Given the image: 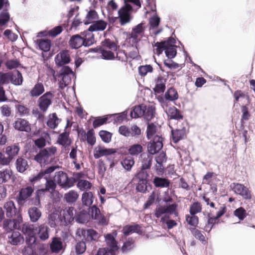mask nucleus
<instances>
[{
	"label": "nucleus",
	"instance_id": "nucleus-1",
	"mask_svg": "<svg viewBox=\"0 0 255 255\" xmlns=\"http://www.w3.org/2000/svg\"><path fill=\"white\" fill-rule=\"evenodd\" d=\"M163 138L161 135L154 136L147 145V151L149 154L143 153L141 155V166L140 168L143 170L149 169L151 166L152 155L158 153L163 147Z\"/></svg>",
	"mask_w": 255,
	"mask_h": 255
},
{
	"label": "nucleus",
	"instance_id": "nucleus-2",
	"mask_svg": "<svg viewBox=\"0 0 255 255\" xmlns=\"http://www.w3.org/2000/svg\"><path fill=\"white\" fill-rule=\"evenodd\" d=\"M123 0L124 4L118 10V16L115 17L113 16V23L118 18L120 23L122 26L129 23L132 19L131 13L133 9L132 6L129 3H132L138 7L141 6L140 0Z\"/></svg>",
	"mask_w": 255,
	"mask_h": 255
},
{
	"label": "nucleus",
	"instance_id": "nucleus-3",
	"mask_svg": "<svg viewBox=\"0 0 255 255\" xmlns=\"http://www.w3.org/2000/svg\"><path fill=\"white\" fill-rule=\"evenodd\" d=\"M135 177L138 181L136 186V189L138 192L145 193L148 191V188L151 189L149 182V173L147 170H143L140 168L137 171Z\"/></svg>",
	"mask_w": 255,
	"mask_h": 255
},
{
	"label": "nucleus",
	"instance_id": "nucleus-4",
	"mask_svg": "<svg viewBox=\"0 0 255 255\" xmlns=\"http://www.w3.org/2000/svg\"><path fill=\"white\" fill-rule=\"evenodd\" d=\"M58 77L59 88L63 89L71 84L72 79L75 78V75L70 67L64 66L61 69Z\"/></svg>",
	"mask_w": 255,
	"mask_h": 255
},
{
	"label": "nucleus",
	"instance_id": "nucleus-5",
	"mask_svg": "<svg viewBox=\"0 0 255 255\" xmlns=\"http://www.w3.org/2000/svg\"><path fill=\"white\" fill-rule=\"evenodd\" d=\"M57 151L55 147H50L44 148L35 156L34 159L42 165L46 164L51 161L52 156H54Z\"/></svg>",
	"mask_w": 255,
	"mask_h": 255
},
{
	"label": "nucleus",
	"instance_id": "nucleus-6",
	"mask_svg": "<svg viewBox=\"0 0 255 255\" xmlns=\"http://www.w3.org/2000/svg\"><path fill=\"white\" fill-rule=\"evenodd\" d=\"M92 50L100 53L102 59L111 60L112 59V41L110 39H106L102 42L101 47L93 49Z\"/></svg>",
	"mask_w": 255,
	"mask_h": 255
},
{
	"label": "nucleus",
	"instance_id": "nucleus-7",
	"mask_svg": "<svg viewBox=\"0 0 255 255\" xmlns=\"http://www.w3.org/2000/svg\"><path fill=\"white\" fill-rule=\"evenodd\" d=\"M54 179L60 186L63 188H68L73 185V180L68 178L67 174L63 171L56 172Z\"/></svg>",
	"mask_w": 255,
	"mask_h": 255
},
{
	"label": "nucleus",
	"instance_id": "nucleus-8",
	"mask_svg": "<svg viewBox=\"0 0 255 255\" xmlns=\"http://www.w3.org/2000/svg\"><path fill=\"white\" fill-rule=\"evenodd\" d=\"M21 231L26 236V241H28L30 244L35 243L36 241L35 236L37 231L36 226L34 225L24 224L22 225Z\"/></svg>",
	"mask_w": 255,
	"mask_h": 255
},
{
	"label": "nucleus",
	"instance_id": "nucleus-9",
	"mask_svg": "<svg viewBox=\"0 0 255 255\" xmlns=\"http://www.w3.org/2000/svg\"><path fill=\"white\" fill-rule=\"evenodd\" d=\"M53 98V95L50 92H46L41 96L38 101V106L40 110L46 112L48 108L51 105Z\"/></svg>",
	"mask_w": 255,
	"mask_h": 255
},
{
	"label": "nucleus",
	"instance_id": "nucleus-10",
	"mask_svg": "<svg viewBox=\"0 0 255 255\" xmlns=\"http://www.w3.org/2000/svg\"><path fill=\"white\" fill-rule=\"evenodd\" d=\"M70 60L69 51L67 50L60 51L55 57V64L58 67L69 63Z\"/></svg>",
	"mask_w": 255,
	"mask_h": 255
},
{
	"label": "nucleus",
	"instance_id": "nucleus-11",
	"mask_svg": "<svg viewBox=\"0 0 255 255\" xmlns=\"http://www.w3.org/2000/svg\"><path fill=\"white\" fill-rule=\"evenodd\" d=\"M75 214L76 212L73 207L66 208L61 211L60 219L65 224L70 223L73 221Z\"/></svg>",
	"mask_w": 255,
	"mask_h": 255
},
{
	"label": "nucleus",
	"instance_id": "nucleus-12",
	"mask_svg": "<svg viewBox=\"0 0 255 255\" xmlns=\"http://www.w3.org/2000/svg\"><path fill=\"white\" fill-rule=\"evenodd\" d=\"M33 188L30 186L22 188L19 193L18 202L19 204H23L27 201L33 192Z\"/></svg>",
	"mask_w": 255,
	"mask_h": 255
},
{
	"label": "nucleus",
	"instance_id": "nucleus-13",
	"mask_svg": "<svg viewBox=\"0 0 255 255\" xmlns=\"http://www.w3.org/2000/svg\"><path fill=\"white\" fill-rule=\"evenodd\" d=\"M22 221L21 217L18 216V219H14L13 220L7 219L3 222V228L7 232H10L14 229H18L19 228V224Z\"/></svg>",
	"mask_w": 255,
	"mask_h": 255
},
{
	"label": "nucleus",
	"instance_id": "nucleus-14",
	"mask_svg": "<svg viewBox=\"0 0 255 255\" xmlns=\"http://www.w3.org/2000/svg\"><path fill=\"white\" fill-rule=\"evenodd\" d=\"M13 127L16 130L25 132H29L31 130L30 125L25 120L18 119L13 124Z\"/></svg>",
	"mask_w": 255,
	"mask_h": 255
},
{
	"label": "nucleus",
	"instance_id": "nucleus-15",
	"mask_svg": "<svg viewBox=\"0 0 255 255\" xmlns=\"http://www.w3.org/2000/svg\"><path fill=\"white\" fill-rule=\"evenodd\" d=\"M112 154V149L107 148L102 145L96 146L93 150L94 157L98 159L103 156H106Z\"/></svg>",
	"mask_w": 255,
	"mask_h": 255
},
{
	"label": "nucleus",
	"instance_id": "nucleus-16",
	"mask_svg": "<svg viewBox=\"0 0 255 255\" xmlns=\"http://www.w3.org/2000/svg\"><path fill=\"white\" fill-rule=\"evenodd\" d=\"M105 242L109 247L100 249L96 255H112V235L108 234L105 235Z\"/></svg>",
	"mask_w": 255,
	"mask_h": 255
},
{
	"label": "nucleus",
	"instance_id": "nucleus-17",
	"mask_svg": "<svg viewBox=\"0 0 255 255\" xmlns=\"http://www.w3.org/2000/svg\"><path fill=\"white\" fill-rule=\"evenodd\" d=\"M165 112L170 119L180 120L183 118L180 111L174 106L169 107L165 110Z\"/></svg>",
	"mask_w": 255,
	"mask_h": 255
},
{
	"label": "nucleus",
	"instance_id": "nucleus-18",
	"mask_svg": "<svg viewBox=\"0 0 255 255\" xmlns=\"http://www.w3.org/2000/svg\"><path fill=\"white\" fill-rule=\"evenodd\" d=\"M123 233L125 236H128L133 233L141 235L142 233V231L138 224H134L133 225H126L124 227Z\"/></svg>",
	"mask_w": 255,
	"mask_h": 255
},
{
	"label": "nucleus",
	"instance_id": "nucleus-19",
	"mask_svg": "<svg viewBox=\"0 0 255 255\" xmlns=\"http://www.w3.org/2000/svg\"><path fill=\"white\" fill-rule=\"evenodd\" d=\"M69 43L70 46L72 49H78L82 46H84L83 39L81 36V33L71 36Z\"/></svg>",
	"mask_w": 255,
	"mask_h": 255
},
{
	"label": "nucleus",
	"instance_id": "nucleus-20",
	"mask_svg": "<svg viewBox=\"0 0 255 255\" xmlns=\"http://www.w3.org/2000/svg\"><path fill=\"white\" fill-rule=\"evenodd\" d=\"M13 178V172L10 168H4L0 170V184L8 182Z\"/></svg>",
	"mask_w": 255,
	"mask_h": 255
},
{
	"label": "nucleus",
	"instance_id": "nucleus-21",
	"mask_svg": "<svg viewBox=\"0 0 255 255\" xmlns=\"http://www.w3.org/2000/svg\"><path fill=\"white\" fill-rule=\"evenodd\" d=\"M50 248L52 253H59L63 249V244L61 239L57 237L53 238L50 245Z\"/></svg>",
	"mask_w": 255,
	"mask_h": 255
},
{
	"label": "nucleus",
	"instance_id": "nucleus-22",
	"mask_svg": "<svg viewBox=\"0 0 255 255\" xmlns=\"http://www.w3.org/2000/svg\"><path fill=\"white\" fill-rule=\"evenodd\" d=\"M143 114L142 116L147 121L149 122L154 117L155 113V108L152 105H148L147 106L143 105Z\"/></svg>",
	"mask_w": 255,
	"mask_h": 255
},
{
	"label": "nucleus",
	"instance_id": "nucleus-23",
	"mask_svg": "<svg viewBox=\"0 0 255 255\" xmlns=\"http://www.w3.org/2000/svg\"><path fill=\"white\" fill-rule=\"evenodd\" d=\"M153 183L156 188H167L170 184V180L165 177L155 176Z\"/></svg>",
	"mask_w": 255,
	"mask_h": 255
},
{
	"label": "nucleus",
	"instance_id": "nucleus-24",
	"mask_svg": "<svg viewBox=\"0 0 255 255\" xmlns=\"http://www.w3.org/2000/svg\"><path fill=\"white\" fill-rule=\"evenodd\" d=\"M89 30L81 32V36L83 39L84 46L87 47L92 45L95 42L94 36Z\"/></svg>",
	"mask_w": 255,
	"mask_h": 255
},
{
	"label": "nucleus",
	"instance_id": "nucleus-25",
	"mask_svg": "<svg viewBox=\"0 0 255 255\" xmlns=\"http://www.w3.org/2000/svg\"><path fill=\"white\" fill-rule=\"evenodd\" d=\"M37 231L36 234H37L38 237L42 241L46 240L49 237V228L44 225H41L37 227Z\"/></svg>",
	"mask_w": 255,
	"mask_h": 255
},
{
	"label": "nucleus",
	"instance_id": "nucleus-26",
	"mask_svg": "<svg viewBox=\"0 0 255 255\" xmlns=\"http://www.w3.org/2000/svg\"><path fill=\"white\" fill-rule=\"evenodd\" d=\"M155 86L153 88L154 92L156 94H160L163 93L165 90L166 80L161 76H158L155 80Z\"/></svg>",
	"mask_w": 255,
	"mask_h": 255
},
{
	"label": "nucleus",
	"instance_id": "nucleus-27",
	"mask_svg": "<svg viewBox=\"0 0 255 255\" xmlns=\"http://www.w3.org/2000/svg\"><path fill=\"white\" fill-rule=\"evenodd\" d=\"M186 133V128L183 127L181 129H176L171 130V136L173 142L177 143L179 141L184 138Z\"/></svg>",
	"mask_w": 255,
	"mask_h": 255
},
{
	"label": "nucleus",
	"instance_id": "nucleus-28",
	"mask_svg": "<svg viewBox=\"0 0 255 255\" xmlns=\"http://www.w3.org/2000/svg\"><path fill=\"white\" fill-rule=\"evenodd\" d=\"M20 147L17 144H12L8 146L5 148V153L8 155L7 158L9 159L10 162L17 155L19 151Z\"/></svg>",
	"mask_w": 255,
	"mask_h": 255
},
{
	"label": "nucleus",
	"instance_id": "nucleus-29",
	"mask_svg": "<svg viewBox=\"0 0 255 255\" xmlns=\"http://www.w3.org/2000/svg\"><path fill=\"white\" fill-rule=\"evenodd\" d=\"M57 142L65 147L69 146L71 143V140L69 138V132L65 131L60 134L57 138Z\"/></svg>",
	"mask_w": 255,
	"mask_h": 255
},
{
	"label": "nucleus",
	"instance_id": "nucleus-30",
	"mask_svg": "<svg viewBox=\"0 0 255 255\" xmlns=\"http://www.w3.org/2000/svg\"><path fill=\"white\" fill-rule=\"evenodd\" d=\"M3 207L5 210L6 215L7 217H12L16 214V209L13 201H9L6 202Z\"/></svg>",
	"mask_w": 255,
	"mask_h": 255
},
{
	"label": "nucleus",
	"instance_id": "nucleus-31",
	"mask_svg": "<svg viewBox=\"0 0 255 255\" xmlns=\"http://www.w3.org/2000/svg\"><path fill=\"white\" fill-rule=\"evenodd\" d=\"M178 97L177 91L173 87H170L164 94V98L169 101H175L178 99Z\"/></svg>",
	"mask_w": 255,
	"mask_h": 255
},
{
	"label": "nucleus",
	"instance_id": "nucleus-32",
	"mask_svg": "<svg viewBox=\"0 0 255 255\" xmlns=\"http://www.w3.org/2000/svg\"><path fill=\"white\" fill-rule=\"evenodd\" d=\"M107 26V23L103 20H97L89 27L90 31H102Z\"/></svg>",
	"mask_w": 255,
	"mask_h": 255
},
{
	"label": "nucleus",
	"instance_id": "nucleus-33",
	"mask_svg": "<svg viewBox=\"0 0 255 255\" xmlns=\"http://www.w3.org/2000/svg\"><path fill=\"white\" fill-rule=\"evenodd\" d=\"M143 104L133 107L130 112V116L132 119H136L142 116Z\"/></svg>",
	"mask_w": 255,
	"mask_h": 255
},
{
	"label": "nucleus",
	"instance_id": "nucleus-34",
	"mask_svg": "<svg viewBox=\"0 0 255 255\" xmlns=\"http://www.w3.org/2000/svg\"><path fill=\"white\" fill-rule=\"evenodd\" d=\"M23 241V238L18 232H13L8 236V242L12 245H17Z\"/></svg>",
	"mask_w": 255,
	"mask_h": 255
},
{
	"label": "nucleus",
	"instance_id": "nucleus-35",
	"mask_svg": "<svg viewBox=\"0 0 255 255\" xmlns=\"http://www.w3.org/2000/svg\"><path fill=\"white\" fill-rule=\"evenodd\" d=\"M146 125V138L148 139H151L156 133L157 128L153 123H149V122H147Z\"/></svg>",
	"mask_w": 255,
	"mask_h": 255
},
{
	"label": "nucleus",
	"instance_id": "nucleus-36",
	"mask_svg": "<svg viewBox=\"0 0 255 255\" xmlns=\"http://www.w3.org/2000/svg\"><path fill=\"white\" fill-rule=\"evenodd\" d=\"M94 196L91 192H85L82 195V202L83 205L90 207L93 202Z\"/></svg>",
	"mask_w": 255,
	"mask_h": 255
},
{
	"label": "nucleus",
	"instance_id": "nucleus-37",
	"mask_svg": "<svg viewBox=\"0 0 255 255\" xmlns=\"http://www.w3.org/2000/svg\"><path fill=\"white\" fill-rule=\"evenodd\" d=\"M44 92L43 85L41 83H36L30 92L32 97H38Z\"/></svg>",
	"mask_w": 255,
	"mask_h": 255
},
{
	"label": "nucleus",
	"instance_id": "nucleus-38",
	"mask_svg": "<svg viewBox=\"0 0 255 255\" xmlns=\"http://www.w3.org/2000/svg\"><path fill=\"white\" fill-rule=\"evenodd\" d=\"M28 214L31 221L35 222L41 216V211L36 207H32L28 210Z\"/></svg>",
	"mask_w": 255,
	"mask_h": 255
},
{
	"label": "nucleus",
	"instance_id": "nucleus-39",
	"mask_svg": "<svg viewBox=\"0 0 255 255\" xmlns=\"http://www.w3.org/2000/svg\"><path fill=\"white\" fill-rule=\"evenodd\" d=\"M10 81L15 85H20L23 82V78L21 74L18 71H16L10 74Z\"/></svg>",
	"mask_w": 255,
	"mask_h": 255
},
{
	"label": "nucleus",
	"instance_id": "nucleus-40",
	"mask_svg": "<svg viewBox=\"0 0 255 255\" xmlns=\"http://www.w3.org/2000/svg\"><path fill=\"white\" fill-rule=\"evenodd\" d=\"M98 19V15L96 11L94 10H90L84 20V23L85 24H89L90 23H94Z\"/></svg>",
	"mask_w": 255,
	"mask_h": 255
},
{
	"label": "nucleus",
	"instance_id": "nucleus-41",
	"mask_svg": "<svg viewBox=\"0 0 255 255\" xmlns=\"http://www.w3.org/2000/svg\"><path fill=\"white\" fill-rule=\"evenodd\" d=\"M28 165L26 160L19 157L16 161V168L19 172H23L28 168Z\"/></svg>",
	"mask_w": 255,
	"mask_h": 255
},
{
	"label": "nucleus",
	"instance_id": "nucleus-42",
	"mask_svg": "<svg viewBox=\"0 0 255 255\" xmlns=\"http://www.w3.org/2000/svg\"><path fill=\"white\" fill-rule=\"evenodd\" d=\"M134 247V241L132 238H128L123 244L121 249L123 253H127L131 251Z\"/></svg>",
	"mask_w": 255,
	"mask_h": 255
},
{
	"label": "nucleus",
	"instance_id": "nucleus-43",
	"mask_svg": "<svg viewBox=\"0 0 255 255\" xmlns=\"http://www.w3.org/2000/svg\"><path fill=\"white\" fill-rule=\"evenodd\" d=\"M45 179L46 181L45 184V188L42 189L41 190L43 192L48 191L51 193H55V189L56 185L54 181L51 179H50L49 178H48L47 176H45Z\"/></svg>",
	"mask_w": 255,
	"mask_h": 255
},
{
	"label": "nucleus",
	"instance_id": "nucleus-44",
	"mask_svg": "<svg viewBox=\"0 0 255 255\" xmlns=\"http://www.w3.org/2000/svg\"><path fill=\"white\" fill-rule=\"evenodd\" d=\"M121 164L125 170L129 171L134 165V161L132 157H128L121 160Z\"/></svg>",
	"mask_w": 255,
	"mask_h": 255
},
{
	"label": "nucleus",
	"instance_id": "nucleus-45",
	"mask_svg": "<svg viewBox=\"0 0 255 255\" xmlns=\"http://www.w3.org/2000/svg\"><path fill=\"white\" fill-rule=\"evenodd\" d=\"M59 123V119L57 117L56 114L53 113L49 116L47 122V126L52 129L57 127Z\"/></svg>",
	"mask_w": 255,
	"mask_h": 255
},
{
	"label": "nucleus",
	"instance_id": "nucleus-46",
	"mask_svg": "<svg viewBox=\"0 0 255 255\" xmlns=\"http://www.w3.org/2000/svg\"><path fill=\"white\" fill-rule=\"evenodd\" d=\"M127 110L120 113L113 114V119H114V123L117 125L121 124L127 118Z\"/></svg>",
	"mask_w": 255,
	"mask_h": 255
},
{
	"label": "nucleus",
	"instance_id": "nucleus-47",
	"mask_svg": "<svg viewBox=\"0 0 255 255\" xmlns=\"http://www.w3.org/2000/svg\"><path fill=\"white\" fill-rule=\"evenodd\" d=\"M176 46L175 45H170L166 46L164 51L166 56L168 59L174 58L177 54Z\"/></svg>",
	"mask_w": 255,
	"mask_h": 255
},
{
	"label": "nucleus",
	"instance_id": "nucleus-48",
	"mask_svg": "<svg viewBox=\"0 0 255 255\" xmlns=\"http://www.w3.org/2000/svg\"><path fill=\"white\" fill-rule=\"evenodd\" d=\"M37 44L39 49L44 52H47L51 47V41L48 39H40L37 40Z\"/></svg>",
	"mask_w": 255,
	"mask_h": 255
},
{
	"label": "nucleus",
	"instance_id": "nucleus-49",
	"mask_svg": "<svg viewBox=\"0 0 255 255\" xmlns=\"http://www.w3.org/2000/svg\"><path fill=\"white\" fill-rule=\"evenodd\" d=\"M78 197L79 195L77 192L74 190H70L65 194V198L68 203H72L76 202Z\"/></svg>",
	"mask_w": 255,
	"mask_h": 255
},
{
	"label": "nucleus",
	"instance_id": "nucleus-50",
	"mask_svg": "<svg viewBox=\"0 0 255 255\" xmlns=\"http://www.w3.org/2000/svg\"><path fill=\"white\" fill-rule=\"evenodd\" d=\"M49 137L48 133L43 132L41 136L34 140V143L39 148L44 147L46 144V140Z\"/></svg>",
	"mask_w": 255,
	"mask_h": 255
},
{
	"label": "nucleus",
	"instance_id": "nucleus-51",
	"mask_svg": "<svg viewBox=\"0 0 255 255\" xmlns=\"http://www.w3.org/2000/svg\"><path fill=\"white\" fill-rule=\"evenodd\" d=\"M189 230L196 239L199 240L203 244H206V241L205 237L202 234L201 231L194 228H190Z\"/></svg>",
	"mask_w": 255,
	"mask_h": 255
},
{
	"label": "nucleus",
	"instance_id": "nucleus-52",
	"mask_svg": "<svg viewBox=\"0 0 255 255\" xmlns=\"http://www.w3.org/2000/svg\"><path fill=\"white\" fill-rule=\"evenodd\" d=\"M143 148L139 144H134L128 148V152L131 155H137L142 152Z\"/></svg>",
	"mask_w": 255,
	"mask_h": 255
},
{
	"label": "nucleus",
	"instance_id": "nucleus-53",
	"mask_svg": "<svg viewBox=\"0 0 255 255\" xmlns=\"http://www.w3.org/2000/svg\"><path fill=\"white\" fill-rule=\"evenodd\" d=\"M216 220H218V219H215V217H211L210 216V214H208L207 223L204 228V230L206 232L209 233L212 230L215 225L216 224Z\"/></svg>",
	"mask_w": 255,
	"mask_h": 255
},
{
	"label": "nucleus",
	"instance_id": "nucleus-54",
	"mask_svg": "<svg viewBox=\"0 0 255 255\" xmlns=\"http://www.w3.org/2000/svg\"><path fill=\"white\" fill-rule=\"evenodd\" d=\"M77 187L81 191L88 190L91 189L92 184L86 180H79L77 183Z\"/></svg>",
	"mask_w": 255,
	"mask_h": 255
},
{
	"label": "nucleus",
	"instance_id": "nucleus-55",
	"mask_svg": "<svg viewBox=\"0 0 255 255\" xmlns=\"http://www.w3.org/2000/svg\"><path fill=\"white\" fill-rule=\"evenodd\" d=\"M91 214L93 219L97 220L99 222L103 223L102 221L103 219L102 218V215L100 213V210L95 206H93L91 208Z\"/></svg>",
	"mask_w": 255,
	"mask_h": 255
},
{
	"label": "nucleus",
	"instance_id": "nucleus-56",
	"mask_svg": "<svg viewBox=\"0 0 255 255\" xmlns=\"http://www.w3.org/2000/svg\"><path fill=\"white\" fill-rule=\"evenodd\" d=\"M234 215L238 218L240 220H243L247 216L246 210L243 207H240L236 209L234 211Z\"/></svg>",
	"mask_w": 255,
	"mask_h": 255
},
{
	"label": "nucleus",
	"instance_id": "nucleus-57",
	"mask_svg": "<svg viewBox=\"0 0 255 255\" xmlns=\"http://www.w3.org/2000/svg\"><path fill=\"white\" fill-rule=\"evenodd\" d=\"M186 221L190 226L196 227L199 223V218L196 215H186Z\"/></svg>",
	"mask_w": 255,
	"mask_h": 255
},
{
	"label": "nucleus",
	"instance_id": "nucleus-58",
	"mask_svg": "<svg viewBox=\"0 0 255 255\" xmlns=\"http://www.w3.org/2000/svg\"><path fill=\"white\" fill-rule=\"evenodd\" d=\"M153 68L151 65L140 66L138 67V73L141 76H145L148 72H152Z\"/></svg>",
	"mask_w": 255,
	"mask_h": 255
},
{
	"label": "nucleus",
	"instance_id": "nucleus-59",
	"mask_svg": "<svg viewBox=\"0 0 255 255\" xmlns=\"http://www.w3.org/2000/svg\"><path fill=\"white\" fill-rule=\"evenodd\" d=\"M242 115L241 118V125L244 124V121H248L251 116V114L249 111V109L246 106H243L241 107Z\"/></svg>",
	"mask_w": 255,
	"mask_h": 255
},
{
	"label": "nucleus",
	"instance_id": "nucleus-60",
	"mask_svg": "<svg viewBox=\"0 0 255 255\" xmlns=\"http://www.w3.org/2000/svg\"><path fill=\"white\" fill-rule=\"evenodd\" d=\"M99 238V234L93 229L87 230L86 240L88 241H96Z\"/></svg>",
	"mask_w": 255,
	"mask_h": 255
},
{
	"label": "nucleus",
	"instance_id": "nucleus-61",
	"mask_svg": "<svg viewBox=\"0 0 255 255\" xmlns=\"http://www.w3.org/2000/svg\"><path fill=\"white\" fill-rule=\"evenodd\" d=\"M202 208L200 204L197 202L192 204L190 208V213L191 215H195L201 211Z\"/></svg>",
	"mask_w": 255,
	"mask_h": 255
},
{
	"label": "nucleus",
	"instance_id": "nucleus-62",
	"mask_svg": "<svg viewBox=\"0 0 255 255\" xmlns=\"http://www.w3.org/2000/svg\"><path fill=\"white\" fill-rule=\"evenodd\" d=\"M99 134L104 142L106 143L110 142L112 137V133L111 132L106 130H101Z\"/></svg>",
	"mask_w": 255,
	"mask_h": 255
},
{
	"label": "nucleus",
	"instance_id": "nucleus-63",
	"mask_svg": "<svg viewBox=\"0 0 255 255\" xmlns=\"http://www.w3.org/2000/svg\"><path fill=\"white\" fill-rule=\"evenodd\" d=\"M89 215L86 212H82L77 216H75L76 220L77 222L81 224H84L88 222Z\"/></svg>",
	"mask_w": 255,
	"mask_h": 255
},
{
	"label": "nucleus",
	"instance_id": "nucleus-64",
	"mask_svg": "<svg viewBox=\"0 0 255 255\" xmlns=\"http://www.w3.org/2000/svg\"><path fill=\"white\" fill-rule=\"evenodd\" d=\"M9 19V15L6 10H3L0 13V26L4 25Z\"/></svg>",
	"mask_w": 255,
	"mask_h": 255
}]
</instances>
